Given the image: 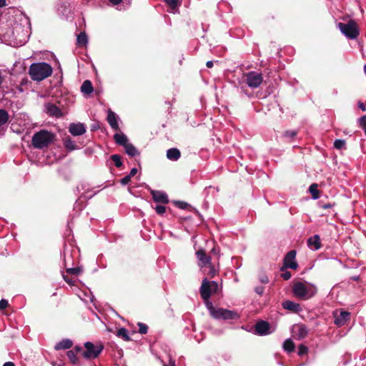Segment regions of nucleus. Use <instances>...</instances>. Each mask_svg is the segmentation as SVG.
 Returning a JSON list of instances; mask_svg holds the SVG:
<instances>
[{"mask_svg": "<svg viewBox=\"0 0 366 366\" xmlns=\"http://www.w3.org/2000/svg\"><path fill=\"white\" fill-rule=\"evenodd\" d=\"M6 5V0H0V8L4 7Z\"/></svg>", "mask_w": 366, "mask_h": 366, "instance_id": "obj_50", "label": "nucleus"}, {"mask_svg": "<svg viewBox=\"0 0 366 366\" xmlns=\"http://www.w3.org/2000/svg\"><path fill=\"white\" fill-rule=\"evenodd\" d=\"M282 277L284 280H287L291 277V273L290 272H285L282 274Z\"/></svg>", "mask_w": 366, "mask_h": 366, "instance_id": "obj_44", "label": "nucleus"}, {"mask_svg": "<svg viewBox=\"0 0 366 366\" xmlns=\"http://www.w3.org/2000/svg\"><path fill=\"white\" fill-rule=\"evenodd\" d=\"M254 290L258 295H262L264 291V288L262 286H259L255 287Z\"/></svg>", "mask_w": 366, "mask_h": 366, "instance_id": "obj_43", "label": "nucleus"}, {"mask_svg": "<svg viewBox=\"0 0 366 366\" xmlns=\"http://www.w3.org/2000/svg\"><path fill=\"white\" fill-rule=\"evenodd\" d=\"M284 135L285 137L294 138L297 135V132L293 130L286 131Z\"/></svg>", "mask_w": 366, "mask_h": 366, "instance_id": "obj_39", "label": "nucleus"}, {"mask_svg": "<svg viewBox=\"0 0 366 366\" xmlns=\"http://www.w3.org/2000/svg\"><path fill=\"white\" fill-rule=\"evenodd\" d=\"M213 252H215V249L213 248L212 250Z\"/></svg>", "mask_w": 366, "mask_h": 366, "instance_id": "obj_55", "label": "nucleus"}, {"mask_svg": "<svg viewBox=\"0 0 366 366\" xmlns=\"http://www.w3.org/2000/svg\"><path fill=\"white\" fill-rule=\"evenodd\" d=\"M333 315L335 317L334 322L339 327L345 325L350 317V313L347 311H341L340 312L336 311L333 313Z\"/></svg>", "mask_w": 366, "mask_h": 366, "instance_id": "obj_10", "label": "nucleus"}, {"mask_svg": "<svg viewBox=\"0 0 366 366\" xmlns=\"http://www.w3.org/2000/svg\"><path fill=\"white\" fill-rule=\"evenodd\" d=\"M112 4L114 5H117L119 4H120L122 0H109Z\"/></svg>", "mask_w": 366, "mask_h": 366, "instance_id": "obj_46", "label": "nucleus"}, {"mask_svg": "<svg viewBox=\"0 0 366 366\" xmlns=\"http://www.w3.org/2000/svg\"><path fill=\"white\" fill-rule=\"evenodd\" d=\"M295 257L296 251H290L284 259V266L281 268V270L283 271L285 268L296 269L298 267V264L295 260Z\"/></svg>", "mask_w": 366, "mask_h": 366, "instance_id": "obj_9", "label": "nucleus"}, {"mask_svg": "<svg viewBox=\"0 0 366 366\" xmlns=\"http://www.w3.org/2000/svg\"><path fill=\"white\" fill-rule=\"evenodd\" d=\"M282 307L284 309L290 310L292 312H299L302 310L300 304L294 302L290 300H286L282 302Z\"/></svg>", "mask_w": 366, "mask_h": 366, "instance_id": "obj_18", "label": "nucleus"}, {"mask_svg": "<svg viewBox=\"0 0 366 366\" xmlns=\"http://www.w3.org/2000/svg\"><path fill=\"white\" fill-rule=\"evenodd\" d=\"M3 366H15V365L11 362H5Z\"/></svg>", "mask_w": 366, "mask_h": 366, "instance_id": "obj_49", "label": "nucleus"}, {"mask_svg": "<svg viewBox=\"0 0 366 366\" xmlns=\"http://www.w3.org/2000/svg\"><path fill=\"white\" fill-rule=\"evenodd\" d=\"M263 81L262 75L256 71H249L246 74L247 84L251 88L259 87Z\"/></svg>", "mask_w": 366, "mask_h": 366, "instance_id": "obj_8", "label": "nucleus"}, {"mask_svg": "<svg viewBox=\"0 0 366 366\" xmlns=\"http://www.w3.org/2000/svg\"><path fill=\"white\" fill-rule=\"evenodd\" d=\"M174 362L172 361V360H169V365H164V366H174Z\"/></svg>", "mask_w": 366, "mask_h": 366, "instance_id": "obj_51", "label": "nucleus"}, {"mask_svg": "<svg viewBox=\"0 0 366 366\" xmlns=\"http://www.w3.org/2000/svg\"><path fill=\"white\" fill-rule=\"evenodd\" d=\"M139 332L141 334H146L147 332L148 327L144 323H139Z\"/></svg>", "mask_w": 366, "mask_h": 366, "instance_id": "obj_35", "label": "nucleus"}, {"mask_svg": "<svg viewBox=\"0 0 366 366\" xmlns=\"http://www.w3.org/2000/svg\"><path fill=\"white\" fill-rule=\"evenodd\" d=\"M172 9H175L180 6L182 0H164Z\"/></svg>", "mask_w": 366, "mask_h": 366, "instance_id": "obj_30", "label": "nucleus"}, {"mask_svg": "<svg viewBox=\"0 0 366 366\" xmlns=\"http://www.w3.org/2000/svg\"><path fill=\"white\" fill-rule=\"evenodd\" d=\"M55 139V134L45 129L36 132L31 139V144L36 149H44L49 147Z\"/></svg>", "mask_w": 366, "mask_h": 366, "instance_id": "obj_2", "label": "nucleus"}, {"mask_svg": "<svg viewBox=\"0 0 366 366\" xmlns=\"http://www.w3.org/2000/svg\"><path fill=\"white\" fill-rule=\"evenodd\" d=\"M155 211L159 214H163L166 212V207L162 205H157L155 207Z\"/></svg>", "mask_w": 366, "mask_h": 366, "instance_id": "obj_37", "label": "nucleus"}, {"mask_svg": "<svg viewBox=\"0 0 366 366\" xmlns=\"http://www.w3.org/2000/svg\"><path fill=\"white\" fill-rule=\"evenodd\" d=\"M112 160L114 162L117 167H120L122 165L121 157L118 154H113L111 157Z\"/></svg>", "mask_w": 366, "mask_h": 366, "instance_id": "obj_33", "label": "nucleus"}, {"mask_svg": "<svg viewBox=\"0 0 366 366\" xmlns=\"http://www.w3.org/2000/svg\"><path fill=\"white\" fill-rule=\"evenodd\" d=\"M8 301L2 299L0 300V310H4L8 307Z\"/></svg>", "mask_w": 366, "mask_h": 366, "instance_id": "obj_40", "label": "nucleus"}, {"mask_svg": "<svg viewBox=\"0 0 366 366\" xmlns=\"http://www.w3.org/2000/svg\"><path fill=\"white\" fill-rule=\"evenodd\" d=\"M117 335L118 337H122L125 341L130 340V337L128 335V331L125 328H123V327L120 328L117 331Z\"/></svg>", "mask_w": 366, "mask_h": 366, "instance_id": "obj_29", "label": "nucleus"}, {"mask_svg": "<svg viewBox=\"0 0 366 366\" xmlns=\"http://www.w3.org/2000/svg\"><path fill=\"white\" fill-rule=\"evenodd\" d=\"M197 257L199 260V265L201 267L209 265L211 264V257L207 255L205 251L202 249H199L196 252Z\"/></svg>", "mask_w": 366, "mask_h": 366, "instance_id": "obj_12", "label": "nucleus"}, {"mask_svg": "<svg viewBox=\"0 0 366 366\" xmlns=\"http://www.w3.org/2000/svg\"><path fill=\"white\" fill-rule=\"evenodd\" d=\"M317 184L315 183L312 184L310 186L309 191L311 193L313 199H317L320 197V192L317 189Z\"/></svg>", "mask_w": 366, "mask_h": 366, "instance_id": "obj_26", "label": "nucleus"}, {"mask_svg": "<svg viewBox=\"0 0 366 366\" xmlns=\"http://www.w3.org/2000/svg\"><path fill=\"white\" fill-rule=\"evenodd\" d=\"M346 142L343 139H336L334 142V147L337 149H345Z\"/></svg>", "mask_w": 366, "mask_h": 366, "instance_id": "obj_32", "label": "nucleus"}, {"mask_svg": "<svg viewBox=\"0 0 366 366\" xmlns=\"http://www.w3.org/2000/svg\"><path fill=\"white\" fill-rule=\"evenodd\" d=\"M52 67L47 63H33L29 69V74L31 79L37 81H42L51 76Z\"/></svg>", "mask_w": 366, "mask_h": 366, "instance_id": "obj_1", "label": "nucleus"}, {"mask_svg": "<svg viewBox=\"0 0 366 366\" xmlns=\"http://www.w3.org/2000/svg\"><path fill=\"white\" fill-rule=\"evenodd\" d=\"M292 332L295 337L298 340L305 338L308 335L307 327L302 324L295 325L292 327Z\"/></svg>", "mask_w": 366, "mask_h": 366, "instance_id": "obj_11", "label": "nucleus"}, {"mask_svg": "<svg viewBox=\"0 0 366 366\" xmlns=\"http://www.w3.org/2000/svg\"><path fill=\"white\" fill-rule=\"evenodd\" d=\"M308 246L314 250H317L321 247L320 237L319 235L315 234L310 237L307 240Z\"/></svg>", "mask_w": 366, "mask_h": 366, "instance_id": "obj_17", "label": "nucleus"}, {"mask_svg": "<svg viewBox=\"0 0 366 366\" xmlns=\"http://www.w3.org/2000/svg\"><path fill=\"white\" fill-rule=\"evenodd\" d=\"M292 291L298 298L307 300L315 295L317 288L310 283L298 282L294 285Z\"/></svg>", "mask_w": 366, "mask_h": 366, "instance_id": "obj_3", "label": "nucleus"}, {"mask_svg": "<svg viewBox=\"0 0 366 366\" xmlns=\"http://www.w3.org/2000/svg\"><path fill=\"white\" fill-rule=\"evenodd\" d=\"M67 356L70 361L73 364H76L77 362V357L76 355V352L74 350H69L67 352Z\"/></svg>", "mask_w": 366, "mask_h": 366, "instance_id": "obj_34", "label": "nucleus"}, {"mask_svg": "<svg viewBox=\"0 0 366 366\" xmlns=\"http://www.w3.org/2000/svg\"><path fill=\"white\" fill-rule=\"evenodd\" d=\"M364 71L366 74V64L364 66Z\"/></svg>", "mask_w": 366, "mask_h": 366, "instance_id": "obj_54", "label": "nucleus"}, {"mask_svg": "<svg viewBox=\"0 0 366 366\" xmlns=\"http://www.w3.org/2000/svg\"><path fill=\"white\" fill-rule=\"evenodd\" d=\"M8 119V112L4 109H0V133L2 132L3 126L6 124Z\"/></svg>", "mask_w": 366, "mask_h": 366, "instance_id": "obj_24", "label": "nucleus"}, {"mask_svg": "<svg viewBox=\"0 0 366 366\" xmlns=\"http://www.w3.org/2000/svg\"><path fill=\"white\" fill-rule=\"evenodd\" d=\"M107 122L110 127L114 130H119V124H118V117L117 114L112 112V110L108 111L107 114Z\"/></svg>", "mask_w": 366, "mask_h": 366, "instance_id": "obj_16", "label": "nucleus"}, {"mask_svg": "<svg viewBox=\"0 0 366 366\" xmlns=\"http://www.w3.org/2000/svg\"><path fill=\"white\" fill-rule=\"evenodd\" d=\"M69 131L74 136H80L86 132V127L81 123H72L69 125Z\"/></svg>", "mask_w": 366, "mask_h": 366, "instance_id": "obj_13", "label": "nucleus"}, {"mask_svg": "<svg viewBox=\"0 0 366 366\" xmlns=\"http://www.w3.org/2000/svg\"><path fill=\"white\" fill-rule=\"evenodd\" d=\"M81 91L86 94H90L93 92V86L89 80H86L83 82L81 86Z\"/></svg>", "mask_w": 366, "mask_h": 366, "instance_id": "obj_22", "label": "nucleus"}, {"mask_svg": "<svg viewBox=\"0 0 366 366\" xmlns=\"http://www.w3.org/2000/svg\"><path fill=\"white\" fill-rule=\"evenodd\" d=\"M151 194L154 202L163 204H167L169 199L167 194L162 191L152 190Z\"/></svg>", "mask_w": 366, "mask_h": 366, "instance_id": "obj_14", "label": "nucleus"}, {"mask_svg": "<svg viewBox=\"0 0 366 366\" xmlns=\"http://www.w3.org/2000/svg\"><path fill=\"white\" fill-rule=\"evenodd\" d=\"M85 350L82 352L81 355L87 360L97 358L102 352L104 346L102 343L94 344L90 342L84 343Z\"/></svg>", "mask_w": 366, "mask_h": 366, "instance_id": "obj_4", "label": "nucleus"}, {"mask_svg": "<svg viewBox=\"0 0 366 366\" xmlns=\"http://www.w3.org/2000/svg\"><path fill=\"white\" fill-rule=\"evenodd\" d=\"M137 172V169L136 168H132L130 171V173L129 174V176H130V177L134 176Z\"/></svg>", "mask_w": 366, "mask_h": 366, "instance_id": "obj_45", "label": "nucleus"}, {"mask_svg": "<svg viewBox=\"0 0 366 366\" xmlns=\"http://www.w3.org/2000/svg\"><path fill=\"white\" fill-rule=\"evenodd\" d=\"M114 139L117 144L124 147L128 144V139L123 133H117L114 135Z\"/></svg>", "mask_w": 366, "mask_h": 366, "instance_id": "obj_21", "label": "nucleus"}, {"mask_svg": "<svg viewBox=\"0 0 366 366\" xmlns=\"http://www.w3.org/2000/svg\"><path fill=\"white\" fill-rule=\"evenodd\" d=\"M206 66L208 67V68H212L213 66V62L212 61H208L207 63H206Z\"/></svg>", "mask_w": 366, "mask_h": 366, "instance_id": "obj_48", "label": "nucleus"}, {"mask_svg": "<svg viewBox=\"0 0 366 366\" xmlns=\"http://www.w3.org/2000/svg\"><path fill=\"white\" fill-rule=\"evenodd\" d=\"M218 284L215 281H208L206 279L202 281L200 287V295L204 301H207L213 293L217 292Z\"/></svg>", "mask_w": 366, "mask_h": 366, "instance_id": "obj_6", "label": "nucleus"}, {"mask_svg": "<svg viewBox=\"0 0 366 366\" xmlns=\"http://www.w3.org/2000/svg\"><path fill=\"white\" fill-rule=\"evenodd\" d=\"M269 324L265 321H259L255 325V331L259 335H265L269 333Z\"/></svg>", "mask_w": 366, "mask_h": 366, "instance_id": "obj_15", "label": "nucleus"}, {"mask_svg": "<svg viewBox=\"0 0 366 366\" xmlns=\"http://www.w3.org/2000/svg\"><path fill=\"white\" fill-rule=\"evenodd\" d=\"M64 144L65 147L70 151L74 150L76 148L74 142L70 138H66Z\"/></svg>", "mask_w": 366, "mask_h": 366, "instance_id": "obj_31", "label": "nucleus"}, {"mask_svg": "<svg viewBox=\"0 0 366 366\" xmlns=\"http://www.w3.org/2000/svg\"><path fill=\"white\" fill-rule=\"evenodd\" d=\"M176 204L178 206V207L181 209H186L188 206V204L186 202H177Z\"/></svg>", "mask_w": 366, "mask_h": 366, "instance_id": "obj_42", "label": "nucleus"}, {"mask_svg": "<svg viewBox=\"0 0 366 366\" xmlns=\"http://www.w3.org/2000/svg\"><path fill=\"white\" fill-rule=\"evenodd\" d=\"M76 41H77V44L79 46H84L87 43V36L85 33L82 32V33H80L78 36H77V39H76Z\"/></svg>", "mask_w": 366, "mask_h": 366, "instance_id": "obj_28", "label": "nucleus"}, {"mask_svg": "<svg viewBox=\"0 0 366 366\" xmlns=\"http://www.w3.org/2000/svg\"><path fill=\"white\" fill-rule=\"evenodd\" d=\"M211 314L215 319L234 320L239 317L237 312L223 308L212 309Z\"/></svg>", "mask_w": 366, "mask_h": 366, "instance_id": "obj_7", "label": "nucleus"}, {"mask_svg": "<svg viewBox=\"0 0 366 366\" xmlns=\"http://www.w3.org/2000/svg\"><path fill=\"white\" fill-rule=\"evenodd\" d=\"M330 207H331V204H323V205L322 206V207L323 209H328V208H330Z\"/></svg>", "mask_w": 366, "mask_h": 366, "instance_id": "obj_52", "label": "nucleus"}, {"mask_svg": "<svg viewBox=\"0 0 366 366\" xmlns=\"http://www.w3.org/2000/svg\"><path fill=\"white\" fill-rule=\"evenodd\" d=\"M181 156L180 151L177 148H171L167 151V157L169 160L177 161Z\"/></svg>", "mask_w": 366, "mask_h": 366, "instance_id": "obj_20", "label": "nucleus"}, {"mask_svg": "<svg viewBox=\"0 0 366 366\" xmlns=\"http://www.w3.org/2000/svg\"><path fill=\"white\" fill-rule=\"evenodd\" d=\"M75 350H76V351H80V350H81V349H80L79 347H75Z\"/></svg>", "mask_w": 366, "mask_h": 366, "instance_id": "obj_53", "label": "nucleus"}, {"mask_svg": "<svg viewBox=\"0 0 366 366\" xmlns=\"http://www.w3.org/2000/svg\"><path fill=\"white\" fill-rule=\"evenodd\" d=\"M47 113L52 117H59L61 116V110L56 105L48 104L46 105Z\"/></svg>", "mask_w": 366, "mask_h": 366, "instance_id": "obj_19", "label": "nucleus"}, {"mask_svg": "<svg viewBox=\"0 0 366 366\" xmlns=\"http://www.w3.org/2000/svg\"><path fill=\"white\" fill-rule=\"evenodd\" d=\"M72 346V342L69 340H63L55 345V349L59 350H66L69 349Z\"/></svg>", "mask_w": 366, "mask_h": 366, "instance_id": "obj_23", "label": "nucleus"}, {"mask_svg": "<svg viewBox=\"0 0 366 366\" xmlns=\"http://www.w3.org/2000/svg\"><path fill=\"white\" fill-rule=\"evenodd\" d=\"M338 28L345 36L350 39H355L359 36V30L357 24L351 20L348 23H339Z\"/></svg>", "mask_w": 366, "mask_h": 366, "instance_id": "obj_5", "label": "nucleus"}, {"mask_svg": "<svg viewBox=\"0 0 366 366\" xmlns=\"http://www.w3.org/2000/svg\"><path fill=\"white\" fill-rule=\"evenodd\" d=\"M259 280L260 282H262L263 284H267L269 282V279H268L267 276L264 274H262L259 275Z\"/></svg>", "mask_w": 366, "mask_h": 366, "instance_id": "obj_38", "label": "nucleus"}, {"mask_svg": "<svg viewBox=\"0 0 366 366\" xmlns=\"http://www.w3.org/2000/svg\"><path fill=\"white\" fill-rule=\"evenodd\" d=\"M307 351H308L307 347L303 345H300L298 347V354L300 355H303L306 354L307 352Z\"/></svg>", "mask_w": 366, "mask_h": 366, "instance_id": "obj_36", "label": "nucleus"}, {"mask_svg": "<svg viewBox=\"0 0 366 366\" xmlns=\"http://www.w3.org/2000/svg\"><path fill=\"white\" fill-rule=\"evenodd\" d=\"M131 180V177L129 175H127L125 176L124 177H123L122 179H121V183L123 184V185H126Z\"/></svg>", "mask_w": 366, "mask_h": 366, "instance_id": "obj_41", "label": "nucleus"}, {"mask_svg": "<svg viewBox=\"0 0 366 366\" xmlns=\"http://www.w3.org/2000/svg\"><path fill=\"white\" fill-rule=\"evenodd\" d=\"M358 107L363 112L365 111V109H366V108H365V105H364V104L362 102H359L358 103Z\"/></svg>", "mask_w": 366, "mask_h": 366, "instance_id": "obj_47", "label": "nucleus"}, {"mask_svg": "<svg viewBox=\"0 0 366 366\" xmlns=\"http://www.w3.org/2000/svg\"><path fill=\"white\" fill-rule=\"evenodd\" d=\"M283 348L285 351L291 352L295 350V344L291 339H287L283 343Z\"/></svg>", "mask_w": 366, "mask_h": 366, "instance_id": "obj_27", "label": "nucleus"}, {"mask_svg": "<svg viewBox=\"0 0 366 366\" xmlns=\"http://www.w3.org/2000/svg\"><path fill=\"white\" fill-rule=\"evenodd\" d=\"M124 147L126 153L131 157H135L139 154L138 150L132 144L128 143Z\"/></svg>", "mask_w": 366, "mask_h": 366, "instance_id": "obj_25", "label": "nucleus"}]
</instances>
